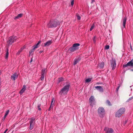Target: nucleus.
Returning a JSON list of instances; mask_svg holds the SVG:
<instances>
[{
    "instance_id": "nucleus-50",
    "label": "nucleus",
    "mask_w": 133,
    "mask_h": 133,
    "mask_svg": "<svg viewBox=\"0 0 133 133\" xmlns=\"http://www.w3.org/2000/svg\"><path fill=\"white\" fill-rule=\"evenodd\" d=\"M51 107L50 106V108H49V110H50V108H51Z\"/></svg>"
},
{
    "instance_id": "nucleus-14",
    "label": "nucleus",
    "mask_w": 133,
    "mask_h": 133,
    "mask_svg": "<svg viewBox=\"0 0 133 133\" xmlns=\"http://www.w3.org/2000/svg\"><path fill=\"white\" fill-rule=\"evenodd\" d=\"M26 89V86L24 85L23 86L22 88L19 92V93L21 95L22 94L23 92Z\"/></svg>"
},
{
    "instance_id": "nucleus-37",
    "label": "nucleus",
    "mask_w": 133,
    "mask_h": 133,
    "mask_svg": "<svg viewBox=\"0 0 133 133\" xmlns=\"http://www.w3.org/2000/svg\"><path fill=\"white\" fill-rule=\"evenodd\" d=\"M38 109L39 110H41V108H40V105H38Z\"/></svg>"
},
{
    "instance_id": "nucleus-49",
    "label": "nucleus",
    "mask_w": 133,
    "mask_h": 133,
    "mask_svg": "<svg viewBox=\"0 0 133 133\" xmlns=\"http://www.w3.org/2000/svg\"><path fill=\"white\" fill-rule=\"evenodd\" d=\"M22 48H24V49L25 48V46H24Z\"/></svg>"
},
{
    "instance_id": "nucleus-12",
    "label": "nucleus",
    "mask_w": 133,
    "mask_h": 133,
    "mask_svg": "<svg viewBox=\"0 0 133 133\" xmlns=\"http://www.w3.org/2000/svg\"><path fill=\"white\" fill-rule=\"evenodd\" d=\"M128 66H133V63L129 61L126 64L123 65V66L124 68H125Z\"/></svg>"
},
{
    "instance_id": "nucleus-45",
    "label": "nucleus",
    "mask_w": 133,
    "mask_h": 133,
    "mask_svg": "<svg viewBox=\"0 0 133 133\" xmlns=\"http://www.w3.org/2000/svg\"><path fill=\"white\" fill-rule=\"evenodd\" d=\"M43 52V51H39V53L41 54V53H42Z\"/></svg>"
},
{
    "instance_id": "nucleus-13",
    "label": "nucleus",
    "mask_w": 133,
    "mask_h": 133,
    "mask_svg": "<svg viewBox=\"0 0 133 133\" xmlns=\"http://www.w3.org/2000/svg\"><path fill=\"white\" fill-rule=\"evenodd\" d=\"M127 17L126 16H125L124 17L123 19L122 20V21L123 22V26L124 28H125V25L126 24V22L127 20Z\"/></svg>"
},
{
    "instance_id": "nucleus-38",
    "label": "nucleus",
    "mask_w": 133,
    "mask_h": 133,
    "mask_svg": "<svg viewBox=\"0 0 133 133\" xmlns=\"http://www.w3.org/2000/svg\"><path fill=\"white\" fill-rule=\"evenodd\" d=\"M74 0H72L71 2V5L72 6H73L74 5Z\"/></svg>"
},
{
    "instance_id": "nucleus-22",
    "label": "nucleus",
    "mask_w": 133,
    "mask_h": 133,
    "mask_svg": "<svg viewBox=\"0 0 133 133\" xmlns=\"http://www.w3.org/2000/svg\"><path fill=\"white\" fill-rule=\"evenodd\" d=\"M92 78H88L86 79L85 81V83H89L91 81Z\"/></svg>"
},
{
    "instance_id": "nucleus-15",
    "label": "nucleus",
    "mask_w": 133,
    "mask_h": 133,
    "mask_svg": "<svg viewBox=\"0 0 133 133\" xmlns=\"http://www.w3.org/2000/svg\"><path fill=\"white\" fill-rule=\"evenodd\" d=\"M80 44L79 43H75L73 44L72 46L76 50L78 49V47L79 46Z\"/></svg>"
},
{
    "instance_id": "nucleus-6",
    "label": "nucleus",
    "mask_w": 133,
    "mask_h": 133,
    "mask_svg": "<svg viewBox=\"0 0 133 133\" xmlns=\"http://www.w3.org/2000/svg\"><path fill=\"white\" fill-rule=\"evenodd\" d=\"M111 65L112 68V70H114L116 66V64L115 60V59L112 58L110 61Z\"/></svg>"
},
{
    "instance_id": "nucleus-46",
    "label": "nucleus",
    "mask_w": 133,
    "mask_h": 133,
    "mask_svg": "<svg viewBox=\"0 0 133 133\" xmlns=\"http://www.w3.org/2000/svg\"><path fill=\"white\" fill-rule=\"evenodd\" d=\"M130 62H131L132 63H133V59H132L131 61H130Z\"/></svg>"
},
{
    "instance_id": "nucleus-39",
    "label": "nucleus",
    "mask_w": 133,
    "mask_h": 133,
    "mask_svg": "<svg viewBox=\"0 0 133 133\" xmlns=\"http://www.w3.org/2000/svg\"><path fill=\"white\" fill-rule=\"evenodd\" d=\"M41 41H39L38 42L37 44H36L37 45H38V46L39 44L41 42Z\"/></svg>"
},
{
    "instance_id": "nucleus-20",
    "label": "nucleus",
    "mask_w": 133,
    "mask_h": 133,
    "mask_svg": "<svg viewBox=\"0 0 133 133\" xmlns=\"http://www.w3.org/2000/svg\"><path fill=\"white\" fill-rule=\"evenodd\" d=\"M64 79L63 77H61L58 78L57 81V83H59L60 82L64 81Z\"/></svg>"
},
{
    "instance_id": "nucleus-32",
    "label": "nucleus",
    "mask_w": 133,
    "mask_h": 133,
    "mask_svg": "<svg viewBox=\"0 0 133 133\" xmlns=\"http://www.w3.org/2000/svg\"><path fill=\"white\" fill-rule=\"evenodd\" d=\"M109 48V45H106L105 46V49L107 50Z\"/></svg>"
},
{
    "instance_id": "nucleus-33",
    "label": "nucleus",
    "mask_w": 133,
    "mask_h": 133,
    "mask_svg": "<svg viewBox=\"0 0 133 133\" xmlns=\"http://www.w3.org/2000/svg\"><path fill=\"white\" fill-rule=\"evenodd\" d=\"M94 25L93 24L92 26H91V28L90 29V31H91L94 28Z\"/></svg>"
},
{
    "instance_id": "nucleus-9",
    "label": "nucleus",
    "mask_w": 133,
    "mask_h": 133,
    "mask_svg": "<svg viewBox=\"0 0 133 133\" xmlns=\"http://www.w3.org/2000/svg\"><path fill=\"white\" fill-rule=\"evenodd\" d=\"M18 77V75L16 73H15L11 76V79L13 81H15Z\"/></svg>"
},
{
    "instance_id": "nucleus-41",
    "label": "nucleus",
    "mask_w": 133,
    "mask_h": 133,
    "mask_svg": "<svg viewBox=\"0 0 133 133\" xmlns=\"http://www.w3.org/2000/svg\"><path fill=\"white\" fill-rule=\"evenodd\" d=\"M133 98V96L131 97L128 100V101H129V100H131V99H132Z\"/></svg>"
},
{
    "instance_id": "nucleus-16",
    "label": "nucleus",
    "mask_w": 133,
    "mask_h": 133,
    "mask_svg": "<svg viewBox=\"0 0 133 133\" xmlns=\"http://www.w3.org/2000/svg\"><path fill=\"white\" fill-rule=\"evenodd\" d=\"M125 111V109L124 108H121L118 110V111L122 115L124 113Z\"/></svg>"
},
{
    "instance_id": "nucleus-51",
    "label": "nucleus",
    "mask_w": 133,
    "mask_h": 133,
    "mask_svg": "<svg viewBox=\"0 0 133 133\" xmlns=\"http://www.w3.org/2000/svg\"><path fill=\"white\" fill-rule=\"evenodd\" d=\"M97 84H99V83H97Z\"/></svg>"
},
{
    "instance_id": "nucleus-25",
    "label": "nucleus",
    "mask_w": 133,
    "mask_h": 133,
    "mask_svg": "<svg viewBox=\"0 0 133 133\" xmlns=\"http://www.w3.org/2000/svg\"><path fill=\"white\" fill-rule=\"evenodd\" d=\"M35 49H34L33 48L32 49L30 50L29 51V55H31L32 54L33 52L34 51Z\"/></svg>"
},
{
    "instance_id": "nucleus-40",
    "label": "nucleus",
    "mask_w": 133,
    "mask_h": 133,
    "mask_svg": "<svg viewBox=\"0 0 133 133\" xmlns=\"http://www.w3.org/2000/svg\"><path fill=\"white\" fill-rule=\"evenodd\" d=\"M120 87V85H119L116 89V91L117 92L118 91Z\"/></svg>"
},
{
    "instance_id": "nucleus-5",
    "label": "nucleus",
    "mask_w": 133,
    "mask_h": 133,
    "mask_svg": "<svg viewBox=\"0 0 133 133\" xmlns=\"http://www.w3.org/2000/svg\"><path fill=\"white\" fill-rule=\"evenodd\" d=\"M35 117L32 118L30 119V129L31 130L32 129L34 128V126L35 123Z\"/></svg>"
},
{
    "instance_id": "nucleus-27",
    "label": "nucleus",
    "mask_w": 133,
    "mask_h": 133,
    "mask_svg": "<svg viewBox=\"0 0 133 133\" xmlns=\"http://www.w3.org/2000/svg\"><path fill=\"white\" fill-rule=\"evenodd\" d=\"M45 69H42L41 72V75H45Z\"/></svg>"
},
{
    "instance_id": "nucleus-23",
    "label": "nucleus",
    "mask_w": 133,
    "mask_h": 133,
    "mask_svg": "<svg viewBox=\"0 0 133 133\" xmlns=\"http://www.w3.org/2000/svg\"><path fill=\"white\" fill-rule=\"evenodd\" d=\"M55 102V100L54 99V98H53L51 101V107L52 105H53L54 104Z\"/></svg>"
},
{
    "instance_id": "nucleus-7",
    "label": "nucleus",
    "mask_w": 133,
    "mask_h": 133,
    "mask_svg": "<svg viewBox=\"0 0 133 133\" xmlns=\"http://www.w3.org/2000/svg\"><path fill=\"white\" fill-rule=\"evenodd\" d=\"M89 102L90 103V105L92 107L95 103L94 97L93 96H91L89 99Z\"/></svg>"
},
{
    "instance_id": "nucleus-29",
    "label": "nucleus",
    "mask_w": 133,
    "mask_h": 133,
    "mask_svg": "<svg viewBox=\"0 0 133 133\" xmlns=\"http://www.w3.org/2000/svg\"><path fill=\"white\" fill-rule=\"evenodd\" d=\"M76 16H77V19L78 20H80L81 18V17L78 14H76Z\"/></svg>"
},
{
    "instance_id": "nucleus-43",
    "label": "nucleus",
    "mask_w": 133,
    "mask_h": 133,
    "mask_svg": "<svg viewBox=\"0 0 133 133\" xmlns=\"http://www.w3.org/2000/svg\"><path fill=\"white\" fill-rule=\"evenodd\" d=\"M127 120H126L125 121V122H124V124H126V123H127Z\"/></svg>"
},
{
    "instance_id": "nucleus-10",
    "label": "nucleus",
    "mask_w": 133,
    "mask_h": 133,
    "mask_svg": "<svg viewBox=\"0 0 133 133\" xmlns=\"http://www.w3.org/2000/svg\"><path fill=\"white\" fill-rule=\"evenodd\" d=\"M52 43L51 40H50L44 43V46L45 47L48 46L50 45Z\"/></svg>"
},
{
    "instance_id": "nucleus-24",
    "label": "nucleus",
    "mask_w": 133,
    "mask_h": 133,
    "mask_svg": "<svg viewBox=\"0 0 133 133\" xmlns=\"http://www.w3.org/2000/svg\"><path fill=\"white\" fill-rule=\"evenodd\" d=\"M23 49H24V48H21L20 50H19L18 52L17 53V55H19L21 52L22 51Z\"/></svg>"
},
{
    "instance_id": "nucleus-52",
    "label": "nucleus",
    "mask_w": 133,
    "mask_h": 133,
    "mask_svg": "<svg viewBox=\"0 0 133 133\" xmlns=\"http://www.w3.org/2000/svg\"><path fill=\"white\" fill-rule=\"evenodd\" d=\"M130 47H131V49H132L131 46V45H130Z\"/></svg>"
},
{
    "instance_id": "nucleus-3",
    "label": "nucleus",
    "mask_w": 133,
    "mask_h": 133,
    "mask_svg": "<svg viewBox=\"0 0 133 133\" xmlns=\"http://www.w3.org/2000/svg\"><path fill=\"white\" fill-rule=\"evenodd\" d=\"M17 39L16 37L15 36H12L10 37L7 42L8 44V45H11L13 43L16 41Z\"/></svg>"
},
{
    "instance_id": "nucleus-8",
    "label": "nucleus",
    "mask_w": 133,
    "mask_h": 133,
    "mask_svg": "<svg viewBox=\"0 0 133 133\" xmlns=\"http://www.w3.org/2000/svg\"><path fill=\"white\" fill-rule=\"evenodd\" d=\"M104 130L106 132V133H113V130L111 128H109L108 127L104 128Z\"/></svg>"
},
{
    "instance_id": "nucleus-18",
    "label": "nucleus",
    "mask_w": 133,
    "mask_h": 133,
    "mask_svg": "<svg viewBox=\"0 0 133 133\" xmlns=\"http://www.w3.org/2000/svg\"><path fill=\"white\" fill-rule=\"evenodd\" d=\"M98 66L100 68H102L104 66V63L103 62H101L100 63L98 64Z\"/></svg>"
},
{
    "instance_id": "nucleus-4",
    "label": "nucleus",
    "mask_w": 133,
    "mask_h": 133,
    "mask_svg": "<svg viewBox=\"0 0 133 133\" xmlns=\"http://www.w3.org/2000/svg\"><path fill=\"white\" fill-rule=\"evenodd\" d=\"M98 113L99 116L101 117H103L105 114V111L104 109L102 107H99L98 109Z\"/></svg>"
},
{
    "instance_id": "nucleus-35",
    "label": "nucleus",
    "mask_w": 133,
    "mask_h": 133,
    "mask_svg": "<svg viewBox=\"0 0 133 133\" xmlns=\"http://www.w3.org/2000/svg\"><path fill=\"white\" fill-rule=\"evenodd\" d=\"M96 36H95L93 39V41L94 43H95L96 42Z\"/></svg>"
},
{
    "instance_id": "nucleus-48",
    "label": "nucleus",
    "mask_w": 133,
    "mask_h": 133,
    "mask_svg": "<svg viewBox=\"0 0 133 133\" xmlns=\"http://www.w3.org/2000/svg\"><path fill=\"white\" fill-rule=\"evenodd\" d=\"M94 2L95 1L94 0H92L91 3H92Z\"/></svg>"
},
{
    "instance_id": "nucleus-47",
    "label": "nucleus",
    "mask_w": 133,
    "mask_h": 133,
    "mask_svg": "<svg viewBox=\"0 0 133 133\" xmlns=\"http://www.w3.org/2000/svg\"><path fill=\"white\" fill-rule=\"evenodd\" d=\"M8 130V129H6L5 131L3 133H6V131H7Z\"/></svg>"
},
{
    "instance_id": "nucleus-26",
    "label": "nucleus",
    "mask_w": 133,
    "mask_h": 133,
    "mask_svg": "<svg viewBox=\"0 0 133 133\" xmlns=\"http://www.w3.org/2000/svg\"><path fill=\"white\" fill-rule=\"evenodd\" d=\"M78 62V61L77 59H75L74 61V65H75Z\"/></svg>"
},
{
    "instance_id": "nucleus-2",
    "label": "nucleus",
    "mask_w": 133,
    "mask_h": 133,
    "mask_svg": "<svg viewBox=\"0 0 133 133\" xmlns=\"http://www.w3.org/2000/svg\"><path fill=\"white\" fill-rule=\"evenodd\" d=\"M60 24L59 22L56 19L51 20L48 24V26L50 28L55 27Z\"/></svg>"
},
{
    "instance_id": "nucleus-19",
    "label": "nucleus",
    "mask_w": 133,
    "mask_h": 133,
    "mask_svg": "<svg viewBox=\"0 0 133 133\" xmlns=\"http://www.w3.org/2000/svg\"><path fill=\"white\" fill-rule=\"evenodd\" d=\"M68 50L69 52H71L75 51L76 50L72 46L69 48Z\"/></svg>"
},
{
    "instance_id": "nucleus-30",
    "label": "nucleus",
    "mask_w": 133,
    "mask_h": 133,
    "mask_svg": "<svg viewBox=\"0 0 133 133\" xmlns=\"http://www.w3.org/2000/svg\"><path fill=\"white\" fill-rule=\"evenodd\" d=\"M45 75H41V81L44 79Z\"/></svg>"
},
{
    "instance_id": "nucleus-1",
    "label": "nucleus",
    "mask_w": 133,
    "mask_h": 133,
    "mask_svg": "<svg viewBox=\"0 0 133 133\" xmlns=\"http://www.w3.org/2000/svg\"><path fill=\"white\" fill-rule=\"evenodd\" d=\"M70 87V85L69 84H67L65 85L59 92V94L60 96L66 95L69 91Z\"/></svg>"
},
{
    "instance_id": "nucleus-11",
    "label": "nucleus",
    "mask_w": 133,
    "mask_h": 133,
    "mask_svg": "<svg viewBox=\"0 0 133 133\" xmlns=\"http://www.w3.org/2000/svg\"><path fill=\"white\" fill-rule=\"evenodd\" d=\"M95 88L97 90L99 91L102 92L103 91V89L101 86H97L95 87Z\"/></svg>"
},
{
    "instance_id": "nucleus-36",
    "label": "nucleus",
    "mask_w": 133,
    "mask_h": 133,
    "mask_svg": "<svg viewBox=\"0 0 133 133\" xmlns=\"http://www.w3.org/2000/svg\"><path fill=\"white\" fill-rule=\"evenodd\" d=\"M9 112V110H8L7 111L5 112V115H6L7 116L8 115V114Z\"/></svg>"
},
{
    "instance_id": "nucleus-28",
    "label": "nucleus",
    "mask_w": 133,
    "mask_h": 133,
    "mask_svg": "<svg viewBox=\"0 0 133 133\" xmlns=\"http://www.w3.org/2000/svg\"><path fill=\"white\" fill-rule=\"evenodd\" d=\"M8 55H9V53H8V49H7V51L6 52V56L5 57V59H7L8 57Z\"/></svg>"
},
{
    "instance_id": "nucleus-44",
    "label": "nucleus",
    "mask_w": 133,
    "mask_h": 133,
    "mask_svg": "<svg viewBox=\"0 0 133 133\" xmlns=\"http://www.w3.org/2000/svg\"><path fill=\"white\" fill-rule=\"evenodd\" d=\"M6 115H4V119H5V117H6Z\"/></svg>"
},
{
    "instance_id": "nucleus-31",
    "label": "nucleus",
    "mask_w": 133,
    "mask_h": 133,
    "mask_svg": "<svg viewBox=\"0 0 133 133\" xmlns=\"http://www.w3.org/2000/svg\"><path fill=\"white\" fill-rule=\"evenodd\" d=\"M38 46L36 45H34V46H32L33 48L35 49L37 48H38Z\"/></svg>"
},
{
    "instance_id": "nucleus-42",
    "label": "nucleus",
    "mask_w": 133,
    "mask_h": 133,
    "mask_svg": "<svg viewBox=\"0 0 133 133\" xmlns=\"http://www.w3.org/2000/svg\"><path fill=\"white\" fill-rule=\"evenodd\" d=\"M33 61V59L32 58H31L30 61V62L31 63Z\"/></svg>"
},
{
    "instance_id": "nucleus-17",
    "label": "nucleus",
    "mask_w": 133,
    "mask_h": 133,
    "mask_svg": "<svg viewBox=\"0 0 133 133\" xmlns=\"http://www.w3.org/2000/svg\"><path fill=\"white\" fill-rule=\"evenodd\" d=\"M122 115V114L118 110L116 113L115 116L116 117H120Z\"/></svg>"
},
{
    "instance_id": "nucleus-21",
    "label": "nucleus",
    "mask_w": 133,
    "mask_h": 133,
    "mask_svg": "<svg viewBox=\"0 0 133 133\" xmlns=\"http://www.w3.org/2000/svg\"><path fill=\"white\" fill-rule=\"evenodd\" d=\"M22 15H23L22 14H19L17 16L15 17L14 18V19H16L21 18L22 16Z\"/></svg>"
},
{
    "instance_id": "nucleus-53",
    "label": "nucleus",
    "mask_w": 133,
    "mask_h": 133,
    "mask_svg": "<svg viewBox=\"0 0 133 133\" xmlns=\"http://www.w3.org/2000/svg\"><path fill=\"white\" fill-rule=\"evenodd\" d=\"M11 133H12V132Z\"/></svg>"
},
{
    "instance_id": "nucleus-34",
    "label": "nucleus",
    "mask_w": 133,
    "mask_h": 133,
    "mask_svg": "<svg viewBox=\"0 0 133 133\" xmlns=\"http://www.w3.org/2000/svg\"><path fill=\"white\" fill-rule=\"evenodd\" d=\"M106 103L109 105H111L110 103L109 100H107L106 101Z\"/></svg>"
}]
</instances>
